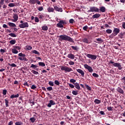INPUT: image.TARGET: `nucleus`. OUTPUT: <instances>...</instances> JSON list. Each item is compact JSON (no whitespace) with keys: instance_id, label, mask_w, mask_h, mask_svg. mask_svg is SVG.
Wrapping results in <instances>:
<instances>
[{"instance_id":"nucleus-5","label":"nucleus","mask_w":125,"mask_h":125,"mask_svg":"<svg viewBox=\"0 0 125 125\" xmlns=\"http://www.w3.org/2000/svg\"><path fill=\"white\" fill-rule=\"evenodd\" d=\"M61 69L62 71H65V73H66L67 72H70L73 71V69L72 68L65 65L62 66L61 67Z\"/></svg>"},{"instance_id":"nucleus-25","label":"nucleus","mask_w":125,"mask_h":125,"mask_svg":"<svg viewBox=\"0 0 125 125\" xmlns=\"http://www.w3.org/2000/svg\"><path fill=\"white\" fill-rule=\"evenodd\" d=\"M71 48L73 49V50H75L76 51H78L79 50V48L77 46H71Z\"/></svg>"},{"instance_id":"nucleus-43","label":"nucleus","mask_w":125,"mask_h":125,"mask_svg":"<svg viewBox=\"0 0 125 125\" xmlns=\"http://www.w3.org/2000/svg\"><path fill=\"white\" fill-rule=\"evenodd\" d=\"M8 64L9 65V66H10L11 67H17V65H16L15 63H8Z\"/></svg>"},{"instance_id":"nucleus-30","label":"nucleus","mask_w":125,"mask_h":125,"mask_svg":"<svg viewBox=\"0 0 125 125\" xmlns=\"http://www.w3.org/2000/svg\"><path fill=\"white\" fill-rule=\"evenodd\" d=\"M9 43H10V44H12V45L15 44L16 43V40H11L9 42Z\"/></svg>"},{"instance_id":"nucleus-37","label":"nucleus","mask_w":125,"mask_h":125,"mask_svg":"<svg viewBox=\"0 0 125 125\" xmlns=\"http://www.w3.org/2000/svg\"><path fill=\"white\" fill-rule=\"evenodd\" d=\"M54 83H55V84H56V85H60V82H59V81H58V80H55Z\"/></svg>"},{"instance_id":"nucleus-60","label":"nucleus","mask_w":125,"mask_h":125,"mask_svg":"<svg viewBox=\"0 0 125 125\" xmlns=\"http://www.w3.org/2000/svg\"><path fill=\"white\" fill-rule=\"evenodd\" d=\"M5 0H0V4H4V1Z\"/></svg>"},{"instance_id":"nucleus-58","label":"nucleus","mask_w":125,"mask_h":125,"mask_svg":"<svg viewBox=\"0 0 125 125\" xmlns=\"http://www.w3.org/2000/svg\"><path fill=\"white\" fill-rule=\"evenodd\" d=\"M31 89H36L37 88V87L35 85H32L31 87Z\"/></svg>"},{"instance_id":"nucleus-4","label":"nucleus","mask_w":125,"mask_h":125,"mask_svg":"<svg viewBox=\"0 0 125 125\" xmlns=\"http://www.w3.org/2000/svg\"><path fill=\"white\" fill-rule=\"evenodd\" d=\"M18 56H20V57H19V60H21V61H28V59L26 58V55L24 54L20 53L18 54Z\"/></svg>"},{"instance_id":"nucleus-56","label":"nucleus","mask_w":125,"mask_h":125,"mask_svg":"<svg viewBox=\"0 0 125 125\" xmlns=\"http://www.w3.org/2000/svg\"><path fill=\"white\" fill-rule=\"evenodd\" d=\"M69 87H71V88H74V87H75V85H74L73 84H72L71 83L69 84Z\"/></svg>"},{"instance_id":"nucleus-57","label":"nucleus","mask_w":125,"mask_h":125,"mask_svg":"<svg viewBox=\"0 0 125 125\" xmlns=\"http://www.w3.org/2000/svg\"><path fill=\"white\" fill-rule=\"evenodd\" d=\"M38 10L39 11H42V10H43V7H39L38 8Z\"/></svg>"},{"instance_id":"nucleus-50","label":"nucleus","mask_w":125,"mask_h":125,"mask_svg":"<svg viewBox=\"0 0 125 125\" xmlns=\"http://www.w3.org/2000/svg\"><path fill=\"white\" fill-rule=\"evenodd\" d=\"M35 22H36L37 23L40 22V20H39V18L36 17L35 18Z\"/></svg>"},{"instance_id":"nucleus-29","label":"nucleus","mask_w":125,"mask_h":125,"mask_svg":"<svg viewBox=\"0 0 125 125\" xmlns=\"http://www.w3.org/2000/svg\"><path fill=\"white\" fill-rule=\"evenodd\" d=\"M12 53H14V54H17L18 53V51L15 48H13L12 49Z\"/></svg>"},{"instance_id":"nucleus-9","label":"nucleus","mask_w":125,"mask_h":125,"mask_svg":"<svg viewBox=\"0 0 125 125\" xmlns=\"http://www.w3.org/2000/svg\"><path fill=\"white\" fill-rule=\"evenodd\" d=\"M19 27L21 29H24V28H28L29 27V23L28 22H24L23 23H21L19 25Z\"/></svg>"},{"instance_id":"nucleus-31","label":"nucleus","mask_w":125,"mask_h":125,"mask_svg":"<svg viewBox=\"0 0 125 125\" xmlns=\"http://www.w3.org/2000/svg\"><path fill=\"white\" fill-rule=\"evenodd\" d=\"M38 64L39 65V66H41V67H44L45 66V63L42 62H39L38 63Z\"/></svg>"},{"instance_id":"nucleus-46","label":"nucleus","mask_w":125,"mask_h":125,"mask_svg":"<svg viewBox=\"0 0 125 125\" xmlns=\"http://www.w3.org/2000/svg\"><path fill=\"white\" fill-rule=\"evenodd\" d=\"M70 82L74 84V83H75L76 80H75L74 79H71L70 80Z\"/></svg>"},{"instance_id":"nucleus-22","label":"nucleus","mask_w":125,"mask_h":125,"mask_svg":"<svg viewBox=\"0 0 125 125\" xmlns=\"http://www.w3.org/2000/svg\"><path fill=\"white\" fill-rule=\"evenodd\" d=\"M8 25H9V26H10V27H16V24H15V23L13 22H8Z\"/></svg>"},{"instance_id":"nucleus-24","label":"nucleus","mask_w":125,"mask_h":125,"mask_svg":"<svg viewBox=\"0 0 125 125\" xmlns=\"http://www.w3.org/2000/svg\"><path fill=\"white\" fill-rule=\"evenodd\" d=\"M13 18L17 21L18 20V14L16 13L13 14Z\"/></svg>"},{"instance_id":"nucleus-21","label":"nucleus","mask_w":125,"mask_h":125,"mask_svg":"<svg viewBox=\"0 0 125 125\" xmlns=\"http://www.w3.org/2000/svg\"><path fill=\"white\" fill-rule=\"evenodd\" d=\"M74 87H76L77 89H78V90H79V89H81V87L80 86V84H79V83H74Z\"/></svg>"},{"instance_id":"nucleus-59","label":"nucleus","mask_w":125,"mask_h":125,"mask_svg":"<svg viewBox=\"0 0 125 125\" xmlns=\"http://www.w3.org/2000/svg\"><path fill=\"white\" fill-rule=\"evenodd\" d=\"M96 41L97 42H103V40H102V39H101V38H98L96 39Z\"/></svg>"},{"instance_id":"nucleus-7","label":"nucleus","mask_w":125,"mask_h":125,"mask_svg":"<svg viewBox=\"0 0 125 125\" xmlns=\"http://www.w3.org/2000/svg\"><path fill=\"white\" fill-rule=\"evenodd\" d=\"M120 33V28H114L113 30V33H112V36L113 37H116L118 34Z\"/></svg>"},{"instance_id":"nucleus-33","label":"nucleus","mask_w":125,"mask_h":125,"mask_svg":"<svg viewBox=\"0 0 125 125\" xmlns=\"http://www.w3.org/2000/svg\"><path fill=\"white\" fill-rule=\"evenodd\" d=\"M30 68H33L34 70H35L36 68H38V65L32 64L30 66Z\"/></svg>"},{"instance_id":"nucleus-47","label":"nucleus","mask_w":125,"mask_h":125,"mask_svg":"<svg viewBox=\"0 0 125 125\" xmlns=\"http://www.w3.org/2000/svg\"><path fill=\"white\" fill-rule=\"evenodd\" d=\"M31 72L34 75H38L39 74V72L38 71H36V70H32Z\"/></svg>"},{"instance_id":"nucleus-32","label":"nucleus","mask_w":125,"mask_h":125,"mask_svg":"<svg viewBox=\"0 0 125 125\" xmlns=\"http://www.w3.org/2000/svg\"><path fill=\"white\" fill-rule=\"evenodd\" d=\"M9 36L12 38H16V35L14 33L9 34Z\"/></svg>"},{"instance_id":"nucleus-34","label":"nucleus","mask_w":125,"mask_h":125,"mask_svg":"<svg viewBox=\"0 0 125 125\" xmlns=\"http://www.w3.org/2000/svg\"><path fill=\"white\" fill-rule=\"evenodd\" d=\"M25 48L27 50H31L32 47V46H31L30 45H27V46H25Z\"/></svg>"},{"instance_id":"nucleus-18","label":"nucleus","mask_w":125,"mask_h":125,"mask_svg":"<svg viewBox=\"0 0 125 125\" xmlns=\"http://www.w3.org/2000/svg\"><path fill=\"white\" fill-rule=\"evenodd\" d=\"M52 105H55V102H54V101L50 100L47 106L48 107H51Z\"/></svg>"},{"instance_id":"nucleus-64","label":"nucleus","mask_w":125,"mask_h":125,"mask_svg":"<svg viewBox=\"0 0 125 125\" xmlns=\"http://www.w3.org/2000/svg\"><path fill=\"white\" fill-rule=\"evenodd\" d=\"M122 27L125 29V22H123L122 23Z\"/></svg>"},{"instance_id":"nucleus-36","label":"nucleus","mask_w":125,"mask_h":125,"mask_svg":"<svg viewBox=\"0 0 125 125\" xmlns=\"http://www.w3.org/2000/svg\"><path fill=\"white\" fill-rule=\"evenodd\" d=\"M32 53H34V54H37V55H40V52L36 50L32 51Z\"/></svg>"},{"instance_id":"nucleus-54","label":"nucleus","mask_w":125,"mask_h":125,"mask_svg":"<svg viewBox=\"0 0 125 125\" xmlns=\"http://www.w3.org/2000/svg\"><path fill=\"white\" fill-rule=\"evenodd\" d=\"M87 29H88V26L87 25H85L83 27V30H84V31H86Z\"/></svg>"},{"instance_id":"nucleus-52","label":"nucleus","mask_w":125,"mask_h":125,"mask_svg":"<svg viewBox=\"0 0 125 125\" xmlns=\"http://www.w3.org/2000/svg\"><path fill=\"white\" fill-rule=\"evenodd\" d=\"M30 103H31L32 104L31 106H33V105H35V101L34 100H31L30 101Z\"/></svg>"},{"instance_id":"nucleus-28","label":"nucleus","mask_w":125,"mask_h":125,"mask_svg":"<svg viewBox=\"0 0 125 125\" xmlns=\"http://www.w3.org/2000/svg\"><path fill=\"white\" fill-rule=\"evenodd\" d=\"M48 12H54V9L53 8L49 7L47 8Z\"/></svg>"},{"instance_id":"nucleus-39","label":"nucleus","mask_w":125,"mask_h":125,"mask_svg":"<svg viewBox=\"0 0 125 125\" xmlns=\"http://www.w3.org/2000/svg\"><path fill=\"white\" fill-rule=\"evenodd\" d=\"M48 84H49L51 86H54V83L52 81H49Z\"/></svg>"},{"instance_id":"nucleus-55","label":"nucleus","mask_w":125,"mask_h":125,"mask_svg":"<svg viewBox=\"0 0 125 125\" xmlns=\"http://www.w3.org/2000/svg\"><path fill=\"white\" fill-rule=\"evenodd\" d=\"M119 36L120 37L121 39H123V37H124V33L121 32V33H120Z\"/></svg>"},{"instance_id":"nucleus-2","label":"nucleus","mask_w":125,"mask_h":125,"mask_svg":"<svg viewBox=\"0 0 125 125\" xmlns=\"http://www.w3.org/2000/svg\"><path fill=\"white\" fill-rule=\"evenodd\" d=\"M109 64H113V66H114V67H117L118 70H122V69H123V67H122V65L120 62H113V61H110Z\"/></svg>"},{"instance_id":"nucleus-51","label":"nucleus","mask_w":125,"mask_h":125,"mask_svg":"<svg viewBox=\"0 0 125 125\" xmlns=\"http://www.w3.org/2000/svg\"><path fill=\"white\" fill-rule=\"evenodd\" d=\"M30 120L32 123H35V121H36V119L34 117L31 118Z\"/></svg>"},{"instance_id":"nucleus-27","label":"nucleus","mask_w":125,"mask_h":125,"mask_svg":"<svg viewBox=\"0 0 125 125\" xmlns=\"http://www.w3.org/2000/svg\"><path fill=\"white\" fill-rule=\"evenodd\" d=\"M94 103H96V104H100V103H101V101L97 99H96L94 100Z\"/></svg>"},{"instance_id":"nucleus-6","label":"nucleus","mask_w":125,"mask_h":125,"mask_svg":"<svg viewBox=\"0 0 125 125\" xmlns=\"http://www.w3.org/2000/svg\"><path fill=\"white\" fill-rule=\"evenodd\" d=\"M88 12H99V8L96 6L90 7V9Z\"/></svg>"},{"instance_id":"nucleus-15","label":"nucleus","mask_w":125,"mask_h":125,"mask_svg":"<svg viewBox=\"0 0 125 125\" xmlns=\"http://www.w3.org/2000/svg\"><path fill=\"white\" fill-rule=\"evenodd\" d=\"M76 70L77 72H78V73H79V74H81V76H82L83 77H84V72H83V70L81 69H78Z\"/></svg>"},{"instance_id":"nucleus-17","label":"nucleus","mask_w":125,"mask_h":125,"mask_svg":"<svg viewBox=\"0 0 125 125\" xmlns=\"http://www.w3.org/2000/svg\"><path fill=\"white\" fill-rule=\"evenodd\" d=\"M99 9V11H100L101 12L104 13L106 12V8H105V7L104 6L100 7V8Z\"/></svg>"},{"instance_id":"nucleus-53","label":"nucleus","mask_w":125,"mask_h":125,"mask_svg":"<svg viewBox=\"0 0 125 125\" xmlns=\"http://www.w3.org/2000/svg\"><path fill=\"white\" fill-rule=\"evenodd\" d=\"M74 20L73 19H71L70 20H69V23H70V24H74Z\"/></svg>"},{"instance_id":"nucleus-23","label":"nucleus","mask_w":125,"mask_h":125,"mask_svg":"<svg viewBox=\"0 0 125 125\" xmlns=\"http://www.w3.org/2000/svg\"><path fill=\"white\" fill-rule=\"evenodd\" d=\"M18 97H19V94H17L16 95L13 94L10 96V98L13 99V98H17Z\"/></svg>"},{"instance_id":"nucleus-38","label":"nucleus","mask_w":125,"mask_h":125,"mask_svg":"<svg viewBox=\"0 0 125 125\" xmlns=\"http://www.w3.org/2000/svg\"><path fill=\"white\" fill-rule=\"evenodd\" d=\"M46 89L48 91H51V90H53V88H52V86H50V87H47Z\"/></svg>"},{"instance_id":"nucleus-8","label":"nucleus","mask_w":125,"mask_h":125,"mask_svg":"<svg viewBox=\"0 0 125 125\" xmlns=\"http://www.w3.org/2000/svg\"><path fill=\"white\" fill-rule=\"evenodd\" d=\"M85 55L88 58L91 59V60H96V58H97V56L95 55L85 54Z\"/></svg>"},{"instance_id":"nucleus-3","label":"nucleus","mask_w":125,"mask_h":125,"mask_svg":"<svg viewBox=\"0 0 125 125\" xmlns=\"http://www.w3.org/2000/svg\"><path fill=\"white\" fill-rule=\"evenodd\" d=\"M67 22L65 20H61L59 23L57 24L58 28H64V25H66Z\"/></svg>"},{"instance_id":"nucleus-61","label":"nucleus","mask_w":125,"mask_h":125,"mask_svg":"<svg viewBox=\"0 0 125 125\" xmlns=\"http://www.w3.org/2000/svg\"><path fill=\"white\" fill-rule=\"evenodd\" d=\"M23 85H24V86H28L29 87V86H30V85H29V84H28V82H25L23 84Z\"/></svg>"},{"instance_id":"nucleus-10","label":"nucleus","mask_w":125,"mask_h":125,"mask_svg":"<svg viewBox=\"0 0 125 125\" xmlns=\"http://www.w3.org/2000/svg\"><path fill=\"white\" fill-rule=\"evenodd\" d=\"M29 3H30L31 4H36V3H37V4H39V5H41V4H42V3H41V1L39 0H30Z\"/></svg>"},{"instance_id":"nucleus-62","label":"nucleus","mask_w":125,"mask_h":125,"mask_svg":"<svg viewBox=\"0 0 125 125\" xmlns=\"http://www.w3.org/2000/svg\"><path fill=\"white\" fill-rule=\"evenodd\" d=\"M68 64L69 65H74L75 64V62H72V61H70L68 62Z\"/></svg>"},{"instance_id":"nucleus-11","label":"nucleus","mask_w":125,"mask_h":125,"mask_svg":"<svg viewBox=\"0 0 125 125\" xmlns=\"http://www.w3.org/2000/svg\"><path fill=\"white\" fill-rule=\"evenodd\" d=\"M84 67L85 69H87V70H88L89 73H92V72H93V69H92V67H91V66L86 64L84 65Z\"/></svg>"},{"instance_id":"nucleus-1","label":"nucleus","mask_w":125,"mask_h":125,"mask_svg":"<svg viewBox=\"0 0 125 125\" xmlns=\"http://www.w3.org/2000/svg\"><path fill=\"white\" fill-rule=\"evenodd\" d=\"M57 38H59V41L60 42H62V41H67L68 42H75V41L73 40V39L66 35H60L59 36H57Z\"/></svg>"},{"instance_id":"nucleus-45","label":"nucleus","mask_w":125,"mask_h":125,"mask_svg":"<svg viewBox=\"0 0 125 125\" xmlns=\"http://www.w3.org/2000/svg\"><path fill=\"white\" fill-rule=\"evenodd\" d=\"M14 48L17 50H20L21 49V48L19 46H15Z\"/></svg>"},{"instance_id":"nucleus-20","label":"nucleus","mask_w":125,"mask_h":125,"mask_svg":"<svg viewBox=\"0 0 125 125\" xmlns=\"http://www.w3.org/2000/svg\"><path fill=\"white\" fill-rule=\"evenodd\" d=\"M100 14H98V13H97V14H95V15H93L92 16V19H95V18H99V17H100Z\"/></svg>"},{"instance_id":"nucleus-41","label":"nucleus","mask_w":125,"mask_h":125,"mask_svg":"<svg viewBox=\"0 0 125 125\" xmlns=\"http://www.w3.org/2000/svg\"><path fill=\"white\" fill-rule=\"evenodd\" d=\"M93 77H94V78H99V75L95 73H94L92 74Z\"/></svg>"},{"instance_id":"nucleus-12","label":"nucleus","mask_w":125,"mask_h":125,"mask_svg":"<svg viewBox=\"0 0 125 125\" xmlns=\"http://www.w3.org/2000/svg\"><path fill=\"white\" fill-rule=\"evenodd\" d=\"M83 42H84L85 43H91L92 42V41L90 39L88 40L87 38H83L82 39Z\"/></svg>"},{"instance_id":"nucleus-42","label":"nucleus","mask_w":125,"mask_h":125,"mask_svg":"<svg viewBox=\"0 0 125 125\" xmlns=\"http://www.w3.org/2000/svg\"><path fill=\"white\" fill-rule=\"evenodd\" d=\"M85 86L88 90H91V87H90L89 86H88V85L85 84Z\"/></svg>"},{"instance_id":"nucleus-19","label":"nucleus","mask_w":125,"mask_h":125,"mask_svg":"<svg viewBox=\"0 0 125 125\" xmlns=\"http://www.w3.org/2000/svg\"><path fill=\"white\" fill-rule=\"evenodd\" d=\"M67 57L69 59H75V55L72 54H68Z\"/></svg>"},{"instance_id":"nucleus-26","label":"nucleus","mask_w":125,"mask_h":125,"mask_svg":"<svg viewBox=\"0 0 125 125\" xmlns=\"http://www.w3.org/2000/svg\"><path fill=\"white\" fill-rule=\"evenodd\" d=\"M9 103V102L8 101V99H5V104L6 107H9V104H8Z\"/></svg>"},{"instance_id":"nucleus-40","label":"nucleus","mask_w":125,"mask_h":125,"mask_svg":"<svg viewBox=\"0 0 125 125\" xmlns=\"http://www.w3.org/2000/svg\"><path fill=\"white\" fill-rule=\"evenodd\" d=\"M106 33L107 34H112V30L108 29L106 30Z\"/></svg>"},{"instance_id":"nucleus-16","label":"nucleus","mask_w":125,"mask_h":125,"mask_svg":"<svg viewBox=\"0 0 125 125\" xmlns=\"http://www.w3.org/2000/svg\"><path fill=\"white\" fill-rule=\"evenodd\" d=\"M117 91H118V92H119V93H121V94H124V93H125L124 90H123V89H122V88L120 87H118L117 88Z\"/></svg>"},{"instance_id":"nucleus-49","label":"nucleus","mask_w":125,"mask_h":125,"mask_svg":"<svg viewBox=\"0 0 125 125\" xmlns=\"http://www.w3.org/2000/svg\"><path fill=\"white\" fill-rule=\"evenodd\" d=\"M7 92V90H6V89L3 90L2 93L3 95H6Z\"/></svg>"},{"instance_id":"nucleus-35","label":"nucleus","mask_w":125,"mask_h":125,"mask_svg":"<svg viewBox=\"0 0 125 125\" xmlns=\"http://www.w3.org/2000/svg\"><path fill=\"white\" fill-rule=\"evenodd\" d=\"M48 29V27H47V26H43L42 27V29L43 30V31H47Z\"/></svg>"},{"instance_id":"nucleus-14","label":"nucleus","mask_w":125,"mask_h":125,"mask_svg":"<svg viewBox=\"0 0 125 125\" xmlns=\"http://www.w3.org/2000/svg\"><path fill=\"white\" fill-rule=\"evenodd\" d=\"M19 5V3H10L8 4V6L9 7H14V6H18Z\"/></svg>"},{"instance_id":"nucleus-48","label":"nucleus","mask_w":125,"mask_h":125,"mask_svg":"<svg viewBox=\"0 0 125 125\" xmlns=\"http://www.w3.org/2000/svg\"><path fill=\"white\" fill-rule=\"evenodd\" d=\"M15 125H23V123L21 122H16Z\"/></svg>"},{"instance_id":"nucleus-44","label":"nucleus","mask_w":125,"mask_h":125,"mask_svg":"<svg viewBox=\"0 0 125 125\" xmlns=\"http://www.w3.org/2000/svg\"><path fill=\"white\" fill-rule=\"evenodd\" d=\"M73 95H77L78 94V91L77 90H73L72 92Z\"/></svg>"},{"instance_id":"nucleus-13","label":"nucleus","mask_w":125,"mask_h":125,"mask_svg":"<svg viewBox=\"0 0 125 125\" xmlns=\"http://www.w3.org/2000/svg\"><path fill=\"white\" fill-rule=\"evenodd\" d=\"M54 9H55L56 11H58V12H62L63 11L62 8H60L57 6V5L54 6Z\"/></svg>"},{"instance_id":"nucleus-63","label":"nucleus","mask_w":125,"mask_h":125,"mask_svg":"<svg viewBox=\"0 0 125 125\" xmlns=\"http://www.w3.org/2000/svg\"><path fill=\"white\" fill-rule=\"evenodd\" d=\"M6 7H7V6L6 5L3 4L2 8H3V9L4 10L6 9Z\"/></svg>"}]
</instances>
